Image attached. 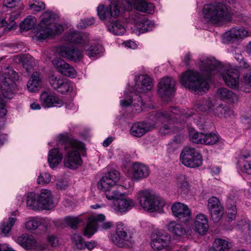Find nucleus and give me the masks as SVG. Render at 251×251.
<instances>
[{"mask_svg":"<svg viewBox=\"0 0 251 251\" xmlns=\"http://www.w3.org/2000/svg\"><path fill=\"white\" fill-rule=\"evenodd\" d=\"M202 69L207 75L201 76L199 73L193 71H188L183 73L180 81L185 87L195 92H205L209 89L210 76L221 73L222 65L214 58H207L202 62Z\"/></svg>","mask_w":251,"mask_h":251,"instance_id":"obj_1","label":"nucleus"},{"mask_svg":"<svg viewBox=\"0 0 251 251\" xmlns=\"http://www.w3.org/2000/svg\"><path fill=\"white\" fill-rule=\"evenodd\" d=\"M191 115L185 113L184 110H180L176 107H172L169 111L158 113L156 116L158 120L166 123L160 127L159 132L165 135L178 131L181 128L178 125L184 123Z\"/></svg>","mask_w":251,"mask_h":251,"instance_id":"obj_2","label":"nucleus"},{"mask_svg":"<svg viewBox=\"0 0 251 251\" xmlns=\"http://www.w3.org/2000/svg\"><path fill=\"white\" fill-rule=\"evenodd\" d=\"M58 142L67 151L64 160L65 166L71 169H75L80 166L82 160L79 153L76 150L80 147V143L72 139L68 134H59Z\"/></svg>","mask_w":251,"mask_h":251,"instance_id":"obj_3","label":"nucleus"},{"mask_svg":"<svg viewBox=\"0 0 251 251\" xmlns=\"http://www.w3.org/2000/svg\"><path fill=\"white\" fill-rule=\"evenodd\" d=\"M226 3L218 2L205 5L203 14L205 19L211 23L220 25L231 19L228 9L229 5L233 3V0H225Z\"/></svg>","mask_w":251,"mask_h":251,"instance_id":"obj_4","label":"nucleus"},{"mask_svg":"<svg viewBox=\"0 0 251 251\" xmlns=\"http://www.w3.org/2000/svg\"><path fill=\"white\" fill-rule=\"evenodd\" d=\"M62 30V26L55 23V15L52 12L47 11L41 16L36 36L39 39H45L50 36L61 33Z\"/></svg>","mask_w":251,"mask_h":251,"instance_id":"obj_5","label":"nucleus"},{"mask_svg":"<svg viewBox=\"0 0 251 251\" xmlns=\"http://www.w3.org/2000/svg\"><path fill=\"white\" fill-rule=\"evenodd\" d=\"M137 198L140 206L150 212L156 211L165 205V202L149 190L139 191L137 194Z\"/></svg>","mask_w":251,"mask_h":251,"instance_id":"obj_6","label":"nucleus"},{"mask_svg":"<svg viewBox=\"0 0 251 251\" xmlns=\"http://www.w3.org/2000/svg\"><path fill=\"white\" fill-rule=\"evenodd\" d=\"M133 235V233L122 223H119L116 226V233L111 236V240L119 248H130L134 243Z\"/></svg>","mask_w":251,"mask_h":251,"instance_id":"obj_7","label":"nucleus"},{"mask_svg":"<svg viewBox=\"0 0 251 251\" xmlns=\"http://www.w3.org/2000/svg\"><path fill=\"white\" fill-rule=\"evenodd\" d=\"M15 77V72L10 69H7L4 75H0V87L2 95L5 99H11L14 96L13 88Z\"/></svg>","mask_w":251,"mask_h":251,"instance_id":"obj_8","label":"nucleus"},{"mask_svg":"<svg viewBox=\"0 0 251 251\" xmlns=\"http://www.w3.org/2000/svg\"><path fill=\"white\" fill-rule=\"evenodd\" d=\"M180 158L183 165L190 168L199 167L202 162L200 153L195 148L190 146H186L183 148Z\"/></svg>","mask_w":251,"mask_h":251,"instance_id":"obj_9","label":"nucleus"},{"mask_svg":"<svg viewBox=\"0 0 251 251\" xmlns=\"http://www.w3.org/2000/svg\"><path fill=\"white\" fill-rule=\"evenodd\" d=\"M135 84L129 90L136 93H147L151 90L153 85L152 79L147 75H141L135 78Z\"/></svg>","mask_w":251,"mask_h":251,"instance_id":"obj_10","label":"nucleus"},{"mask_svg":"<svg viewBox=\"0 0 251 251\" xmlns=\"http://www.w3.org/2000/svg\"><path fill=\"white\" fill-rule=\"evenodd\" d=\"M176 81L172 77L162 78L158 84V94L162 98L169 97L175 91Z\"/></svg>","mask_w":251,"mask_h":251,"instance_id":"obj_11","label":"nucleus"},{"mask_svg":"<svg viewBox=\"0 0 251 251\" xmlns=\"http://www.w3.org/2000/svg\"><path fill=\"white\" fill-rule=\"evenodd\" d=\"M171 242L170 236L164 231H159L156 237L152 239L151 245V248L156 251H161L166 249L169 246Z\"/></svg>","mask_w":251,"mask_h":251,"instance_id":"obj_12","label":"nucleus"},{"mask_svg":"<svg viewBox=\"0 0 251 251\" xmlns=\"http://www.w3.org/2000/svg\"><path fill=\"white\" fill-rule=\"evenodd\" d=\"M17 241L19 245L26 249H34L37 251L48 249L47 246L39 245L34 237L31 235L23 234L18 238Z\"/></svg>","mask_w":251,"mask_h":251,"instance_id":"obj_13","label":"nucleus"},{"mask_svg":"<svg viewBox=\"0 0 251 251\" xmlns=\"http://www.w3.org/2000/svg\"><path fill=\"white\" fill-rule=\"evenodd\" d=\"M173 215L180 221L185 223L191 218V213L188 206L180 202H176L171 207Z\"/></svg>","mask_w":251,"mask_h":251,"instance_id":"obj_14","label":"nucleus"},{"mask_svg":"<svg viewBox=\"0 0 251 251\" xmlns=\"http://www.w3.org/2000/svg\"><path fill=\"white\" fill-rule=\"evenodd\" d=\"M59 55L75 62L79 61L82 57L81 52L72 46H62L57 50Z\"/></svg>","mask_w":251,"mask_h":251,"instance_id":"obj_15","label":"nucleus"},{"mask_svg":"<svg viewBox=\"0 0 251 251\" xmlns=\"http://www.w3.org/2000/svg\"><path fill=\"white\" fill-rule=\"evenodd\" d=\"M41 105L45 107H61L64 102L62 100L50 93L44 91L40 95Z\"/></svg>","mask_w":251,"mask_h":251,"instance_id":"obj_16","label":"nucleus"},{"mask_svg":"<svg viewBox=\"0 0 251 251\" xmlns=\"http://www.w3.org/2000/svg\"><path fill=\"white\" fill-rule=\"evenodd\" d=\"M52 63L57 70L62 75L71 77L76 76V72L75 69L64 60L60 58H56L52 60Z\"/></svg>","mask_w":251,"mask_h":251,"instance_id":"obj_17","label":"nucleus"},{"mask_svg":"<svg viewBox=\"0 0 251 251\" xmlns=\"http://www.w3.org/2000/svg\"><path fill=\"white\" fill-rule=\"evenodd\" d=\"M127 4V8L130 10L132 7L141 12L151 13L154 11L153 4L147 3L145 0H124Z\"/></svg>","mask_w":251,"mask_h":251,"instance_id":"obj_18","label":"nucleus"},{"mask_svg":"<svg viewBox=\"0 0 251 251\" xmlns=\"http://www.w3.org/2000/svg\"><path fill=\"white\" fill-rule=\"evenodd\" d=\"M154 128V125L145 122L134 123L130 127V133L136 137H141Z\"/></svg>","mask_w":251,"mask_h":251,"instance_id":"obj_19","label":"nucleus"},{"mask_svg":"<svg viewBox=\"0 0 251 251\" xmlns=\"http://www.w3.org/2000/svg\"><path fill=\"white\" fill-rule=\"evenodd\" d=\"M105 217L103 214H99L90 220L85 228L83 235L90 238L97 231L98 222H102L104 221Z\"/></svg>","mask_w":251,"mask_h":251,"instance_id":"obj_20","label":"nucleus"},{"mask_svg":"<svg viewBox=\"0 0 251 251\" xmlns=\"http://www.w3.org/2000/svg\"><path fill=\"white\" fill-rule=\"evenodd\" d=\"M135 21L136 26L139 29L140 33H143L151 30L154 27L153 23L141 15L137 14L132 18Z\"/></svg>","mask_w":251,"mask_h":251,"instance_id":"obj_21","label":"nucleus"},{"mask_svg":"<svg viewBox=\"0 0 251 251\" xmlns=\"http://www.w3.org/2000/svg\"><path fill=\"white\" fill-rule=\"evenodd\" d=\"M222 75L227 85L232 88L237 86L239 77L238 70L230 69L227 70L225 73H223Z\"/></svg>","mask_w":251,"mask_h":251,"instance_id":"obj_22","label":"nucleus"},{"mask_svg":"<svg viewBox=\"0 0 251 251\" xmlns=\"http://www.w3.org/2000/svg\"><path fill=\"white\" fill-rule=\"evenodd\" d=\"M248 36V31L243 27H233L226 32L225 38L228 41L233 42Z\"/></svg>","mask_w":251,"mask_h":251,"instance_id":"obj_23","label":"nucleus"},{"mask_svg":"<svg viewBox=\"0 0 251 251\" xmlns=\"http://www.w3.org/2000/svg\"><path fill=\"white\" fill-rule=\"evenodd\" d=\"M38 199L40 204V210L50 209L52 207L53 201L51 192L47 189H42Z\"/></svg>","mask_w":251,"mask_h":251,"instance_id":"obj_24","label":"nucleus"},{"mask_svg":"<svg viewBox=\"0 0 251 251\" xmlns=\"http://www.w3.org/2000/svg\"><path fill=\"white\" fill-rule=\"evenodd\" d=\"M135 205L134 201L128 198L120 197L114 201V207L115 210L120 212H124Z\"/></svg>","mask_w":251,"mask_h":251,"instance_id":"obj_25","label":"nucleus"},{"mask_svg":"<svg viewBox=\"0 0 251 251\" xmlns=\"http://www.w3.org/2000/svg\"><path fill=\"white\" fill-rule=\"evenodd\" d=\"M195 229L200 234L205 233L208 228V219L204 214H198L194 223Z\"/></svg>","mask_w":251,"mask_h":251,"instance_id":"obj_26","label":"nucleus"},{"mask_svg":"<svg viewBox=\"0 0 251 251\" xmlns=\"http://www.w3.org/2000/svg\"><path fill=\"white\" fill-rule=\"evenodd\" d=\"M132 175L134 178L140 179L147 177L149 174V168L140 163H135L132 166Z\"/></svg>","mask_w":251,"mask_h":251,"instance_id":"obj_27","label":"nucleus"},{"mask_svg":"<svg viewBox=\"0 0 251 251\" xmlns=\"http://www.w3.org/2000/svg\"><path fill=\"white\" fill-rule=\"evenodd\" d=\"M63 154L58 148L51 150L49 153L48 162L51 168L56 167L61 163L63 159Z\"/></svg>","mask_w":251,"mask_h":251,"instance_id":"obj_28","label":"nucleus"},{"mask_svg":"<svg viewBox=\"0 0 251 251\" xmlns=\"http://www.w3.org/2000/svg\"><path fill=\"white\" fill-rule=\"evenodd\" d=\"M218 97L225 100H228L231 102H235L238 100V97L232 91L225 88H219L217 91Z\"/></svg>","mask_w":251,"mask_h":251,"instance_id":"obj_29","label":"nucleus"},{"mask_svg":"<svg viewBox=\"0 0 251 251\" xmlns=\"http://www.w3.org/2000/svg\"><path fill=\"white\" fill-rule=\"evenodd\" d=\"M41 85V79L39 76V74L37 72H34L27 82V88L28 90L31 92H36L38 91V88Z\"/></svg>","mask_w":251,"mask_h":251,"instance_id":"obj_30","label":"nucleus"},{"mask_svg":"<svg viewBox=\"0 0 251 251\" xmlns=\"http://www.w3.org/2000/svg\"><path fill=\"white\" fill-rule=\"evenodd\" d=\"M167 229L170 232L178 236H183L186 233L184 227L175 221L170 222L167 225Z\"/></svg>","mask_w":251,"mask_h":251,"instance_id":"obj_31","label":"nucleus"},{"mask_svg":"<svg viewBox=\"0 0 251 251\" xmlns=\"http://www.w3.org/2000/svg\"><path fill=\"white\" fill-rule=\"evenodd\" d=\"M241 171L248 175H251V157L248 154H242L240 157Z\"/></svg>","mask_w":251,"mask_h":251,"instance_id":"obj_32","label":"nucleus"},{"mask_svg":"<svg viewBox=\"0 0 251 251\" xmlns=\"http://www.w3.org/2000/svg\"><path fill=\"white\" fill-rule=\"evenodd\" d=\"M26 205L30 209L40 210L38 195L33 192L29 193L27 196Z\"/></svg>","mask_w":251,"mask_h":251,"instance_id":"obj_33","label":"nucleus"},{"mask_svg":"<svg viewBox=\"0 0 251 251\" xmlns=\"http://www.w3.org/2000/svg\"><path fill=\"white\" fill-rule=\"evenodd\" d=\"M67 40L70 42L75 44L86 43L88 41V37L85 34L78 32L69 34L67 37Z\"/></svg>","mask_w":251,"mask_h":251,"instance_id":"obj_34","label":"nucleus"},{"mask_svg":"<svg viewBox=\"0 0 251 251\" xmlns=\"http://www.w3.org/2000/svg\"><path fill=\"white\" fill-rule=\"evenodd\" d=\"M20 63H22L23 67L27 73L25 75H28L33 70V65L32 64V58L29 54L20 55L19 58Z\"/></svg>","mask_w":251,"mask_h":251,"instance_id":"obj_35","label":"nucleus"},{"mask_svg":"<svg viewBox=\"0 0 251 251\" xmlns=\"http://www.w3.org/2000/svg\"><path fill=\"white\" fill-rule=\"evenodd\" d=\"M176 185L178 192L183 194H187L189 192V184L184 176L181 175L177 177Z\"/></svg>","mask_w":251,"mask_h":251,"instance_id":"obj_36","label":"nucleus"},{"mask_svg":"<svg viewBox=\"0 0 251 251\" xmlns=\"http://www.w3.org/2000/svg\"><path fill=\"white\" fill-rule=\"evenodd\" d=\"M137 102H136L135 99L133 101L131 97L129 96L128 97L126 98L125 100H121V104L123 106H128L133 103V105L134 106L138 107L136 109V110L141 111L142 110V107L144 106V105L143 100L141 97L137 96Z\"/></svg>","mask_w":251,"mask_h":251,"instance_id":"obj_37","label":"nucleus"},{"mask_svg":"<svg viewBox=\"0 0 251 251\" xmlns=\"http://www.w3.org/2000/svg\"><path fill=\"white\" fill-rule=\"evenodd\" d=\"M36 19L32 16H28L20 25L21 32H25L32 29L35 25Z\"/></svg>","mask_w":251,"mask_h":251,"instance_id":"obj_38","label":"nucleus"},{"mask_svg":"<svg viewBox=\"0 0 251 251\" xmlns=\"http://www.w3.org/2000/svg\"><path fill=\"white\" fill-rule=\"evenodd\" d=\"M108 30L115 35H123L126 32V29L119 21L111 22L108 25Z\"/></svg>","mask_w":251,"mask_h":251,"instance_id":"obj_39","label":"nucleus"},{"mask_svg":"<svg viewBox=\"0 0 251 251\" xmlns=\"http://www.w3.org/2000/svg\"><path fill=\"white\" fill-rule=\"evenodd\" d=\"M211 214V218L214 222H219L222 218L224 208L222 204L208 209Z\"/></svg>","mask_w":251,"mask_h":251,"instance_id":"obj_40","label":"nucleus"},{"mask_svg":"<svg viewBox=\"0 0 251 251\" xmlns=\"http://www.w3.org/2000/svg\"><path fill=\"white\" fill-rule=\"evenodd\" d=\"M115 184L105 175L103 176L101 179L98 183V188L102 191H105L112 188Z\"/></svg>","mask_w":251,"mask_h":251,"instance_id":"obj_41","label":"nucleus"},{"mask_svg":"<svg viewBox=\"0 0 251 251\" xmlns=\"http://www.w3.org/2000/svg\"><path fill=\"white\" fill-rule=\"evenodd\" d=\"M213 247L215 251H227L229 249L228 242L221 239H216Z\"/></svg>","mask_w":251,"mask_h":251,"instance_id":"obj_42","label":"nucleus"},{"mask_svg":"<svg viewBox=\"0 0 251 251\" xmlns=\"http://www.w3.org/2000/svg\"><path fill=\"white\" fill-rule=\"evenodd\" d=\"M216 113L219 116H223L226 118L233 115V111L229 108L223 104H220L215 108Z\"/></svg>","mask_w":251,"mask_h":251,"instance_id":"obj_43","label":"nucleus"},{"mask_svg":"<svg viewBox=\"0 0 251 251\" xmlns=\"http://www.w3.org/2000/svg\"><path fill=\"white\" fill-rule=\"evenodd\" d=\"M14 223L15 220L13 218H9L7 222L2 223L0 226V235L6 236L10 231Z\"/></svg>","mask_w":251,"mask_h":251,"instance_id":"obj_44","label":"nucleus"},{"mask_svg":"<svg viewBox=\"0 0 251 251\" xmlns=\"http://www.w3.org/2000/svg\"><path fill=\"white\" fill-rule=\"evenodd\" d=\"M213 107L214 105L209 98L203 100L198 104V108L203 111L214 110Z\"/></svg>","mask_w":251,"mask_h":251,"instance_id":"obj_45","label":"nucleus"},{"mask_svg":"<svg viewBox=\"0 0 251 251\" xmlns=\"http://www.w3.org/2000/svg\"><path fill=\"white\" fill-rule=\"evenodd\" d=\"M204 134L201 132L191 131L189 134L190 140L196 144H203Z\"/></svg>","mask_w":251,"mask_h":251,"instance_id":"obj_46","label":"nucleus"},{"mask_svg":"<svg viewBox=\"0 0 251 251\" xmlns=\"http://www.w3.org/2000/svg\"><path fill=\"white\" fill-rule=\"evenodd\" d=\"M65 79L61 76L52 75L50 76L49 81L50 86H51L54 90H57L59 86L62 84L63 81Z\"/></svg>","mask_w":251,"mask_h":251,"instance_id":"obj_47","label":"nucleus"},{"mask_svg":"<svg viewBox=\"0 0 251 251\" xmlns=\"http://www.w3.org/2000/svg\"><path fill=\"white\" fill-rule=\"evenodd\" d=\"M204 144L211 145L216 144L219 140L217 135L213 133L204 134Z\"/></svg>","mask_w":251,"mask_h":251,"instance_id":"obj_48","label":"nucleus"},{"mask_svg":"<svg viewBox=\"0 0 251 251\" xmlns=\"http://www.w3.org/2000/svg\"><path fill=\"white\" fill-rule=\"evenodd\" d=\"M104 192H105L106 197L108 200H114L115 201L123 196L122 193H120L113 187H112V188L108 189V190H106Z\"/></svg>","mask_w":251,"mask_h":251,"instance_id":"obj_49","label":"nucleus"},{"mask_svg":"<svg viewBox=\"0 0 251 251\" xmlns=\"http://www.w3.org/2000/svg\"><path fill=\"white\" fill-rule=\"evenodd\" d=\"M98 15L101 20H104L110 18L109 7H106L103 4H100L97 7Z\"/></svg>","mask_w":251,"mask_h":251,"instance_id":"obj_50","label":"nucleus"},{"mask_svg":"<svg viewBox=\"0 0 251 251\" xmlns=\"http://www.w3.org/2000/svg\"><path fill=\"white\" fill-rule=\"evenodd\" d=\"M41 224V221L35 218H32L25 223V227L28 230L36 229Z\"/></svg>","mask_w":251,"mask_h":251,"instance_id":"obj_51","label":"nucleus"},{"mask_svg":"<svg viewBox=\"0 0 251 251\" xmlns=\"http://www.w3.org/2000/svg\"><path fill=\"white\" fill-rule=\"evenodd\" d=\"M120 6L118 4V2H111L109 5V11L110 13V18H116L118 16L120 13Z\"/></svg>","mask_w":251,"mask_h":251,"instance_id":"obj_52","label":"nucleus"},{"mask_svg":"<svg viewBox=\"0 0 251 251\" xmlns=\"http://www.w3.org/2000/svg\"><path fill=\"white\" fill-rule=\"evenodd\" d=\"M65 221L71 228L76 229L78 227L80 220L78 217H67L65 218Z\"/></svg>","mask_w":251,"mask_h":251,"instance_id":"obj_53","label":"nucleus"},{"mask_svg":"<svg viewBox=\"0 0 251 251\" xmlns=\"http://www.w3.org/2000/svg\"><path fill=\"white\" fill-rule=\"evenodd\" d=\"M72 240L74 242L76 248L79 250L84 249V242L82 237L78 234H74L72 237Z\"/></svg>","mask_w":251,"mask_h":251,"instance_id":"obj_54","label":"nucleus"},{"mask_svg":"<svg viewBox=\"0 0 251 251\" xmlns=\"http://www.w3.org/2000/svg\"><path fill=\"white\" fill-rule=\"evenodd\" d=\"M72 90L69 82L65 79L63 81L56 91L60 94H65Z\"/></svg>","mask_w":251,"mask_h":251,"instance_id":"obj_55","label":"nucleus"},{"mask_svg":"<svg viewBox=\"0 0 251 251\" xmlns=\"http://www.w3.org/2000/svg\"><path fill=\"white\" fill-rule=\"evenodd\" d=\"M102 50L101 47L98 45L94 44L91 45L86 50V53L89 57L99 54Z\"/></svg>","mask_w":251,"mask_h":251,"instance_id":"obj_56","label":"nucleus"},{"mask_svg":"<svg viewBox=\"0 0 251 251\" xmlns=\"http://www.w3.org/2000/svg\"><path fill=\"white\" fill-rule=\"evenodd\" d=\"M51 180V176L46 172H43L39 176L37 182L39 184H45L49 183Z\"/></svg>","mask_w":251,"mask_h":251,"instance_id":"obj_57","label":"nucleus"},{"mask_svg":"<svg viewBox=\"0 0 251 251\" xmlns=\"http://www.w3.org/2000/svg\"><path fill=\"white\" fill-rule=\"evenodd\" d=\"M105 176H107L115 184L120 179V175L118 171L113 170L108 172Z\"/></svg>","mask_w":251,"mask_h":251,"instance_id":"obj_58","label":"nucleus"},{"mask_svg":"<svg viewBox=\"0 0 251 251\" xmlns=\"http://www.w3.org/2000/svg\"><path fill=\"white\" fill-rule=\"evenodd\" d=\"M47 240L52 247H57L59 244L58 238L54 235H49L47 238Z\"/></svg>","mask_w":251,"mask_h":251,"instance_id":"obj_59","label":"nucleus"},{"mask_svg":"<svg viewBox=\"0 0 251 251\" xmlns=\"http://www.w3.org/2000/svg\"><path fill=\"white\" fill-rule=\"evenodd\" d=\"M16 6V1L15 0H4L3 2L2 9L7 11L9 9H14Z\"/></svg>","mask_w":251,"mask_h":251,"instance_id":"obj_60","label":"nucleus"},{"mask_svg":"<svg viewBox=\"0 0 251 251\" xmlns=\"http://www.w3.org/2000/svg\"><path fill=\"white\" fill-rule=\"evenodd\" d=\"M219 204H221L219 199L215 197H212L208 201V209L217 206Z\"/></svg>","mask_w":251,"mask_h":251,"instance_id":"obj_61","label":"nucleus"},{"mask_svg":"<svg viewBox=\"0 0 251 251\" xmlns=\"http://www.w3.org/2000/svg\"><path fill=\"white\" fill-rule=\"evenodd\" d=\"M29 7L34 11L39 12L45 8V4L43 2H38V4L33 3L29 5Z\"/></svg>","mask_w":251,"mask_h":251,"instance_id":"obj_62","label":"nucleus"},{"mask_svg":"<svg viewBox=\"0 0 251 251\" xmlns=\"http://www.w3.org/2000/svg\"><path fill=\"white\" fill-rule=\"evenodd\" d=\"M7 111L5 108V101L0 96V118H3L6 114Z\"/></svg>","mask_w":251,"mask_h":251,"instance_id":"obj_63","label":"nucleus"},{"mask_svg":"<svg viewBox=\"0 0 251 251\" xmlns=\"http://www.w3.org/2000/svg\"><path fill=\"white\" fill-rule=\"evenodd\" d=\"M243 83L246 88H251V74H248L244 76Z\"/></svg>","mask_w":251,"mask_h":251,"instance_id":"obj_64","label":"nucleus"}]
</instances>
